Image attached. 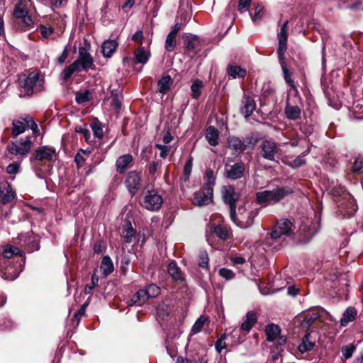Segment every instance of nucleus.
<instances>
[{"instance_id":"f257e3e1","label":"nucleus","mask_w":363,"mask_h":363,"mask_svg":"<svg viewBox=\"0 0 363 363\" xmlns=\"http://www.w3.org/2000/svg\"><path fill=\"white\" fill-rule=\"evenodd\" d=\"M293 192L289 186L278 187L272 190H264L256 193V201L264 206L273 205Z\"/></svg>"},{"instance_id":"f03ea898","label":"nucleus","mask_w":363,"mask_h":363,"mask_svg":"<svg viewBox=\"0 0 363 363\" xmlns=\"http://www.w3.org/2000/svg\"><path fill=\"white\" fill-rule=\"evenodd\" d=\"M18 81L26 96H30L33 93L41 91L43 89L44 80L38 72H32L27 76L21 75L18 77Z\"/></svg>"},{"instance_id":"7ed1b4c3","label":"nucleus","mask_w":363,"mask_h":363,"mask_svg":"<svg viewBox=\"0 0 363 363\" xmlns=\"http://www.w3.org/2000/svg\"><path fill=\"white\" fill-rule=\"evenodd\" d=\"M163 203V199L155 191H147L141 201V205L149 211L159 210Z\"/></svg>"},{"instance_id":"20e7f679","label":"nucleus","mask_w":363,"mask_h":363,"mask_svg":"<svg viewBox=\"0 0 363 363\" xmlns=\"http://www.w3.org/2000/svg\"><path fill=\"white\" fill-rule=\"evenodd\" d=\"M293 224L287 218H282L277 221L276 225L270 233L273 240H277L284 235H289L292 233Z\"/></svg>"},{"instance_id":"39448f33","label":"nucleus","mask_w":363,"mask_h":363,"mask_svg":"<svg viewBox=\"0 0 363 363\" xmlns=\"http://www.w3.org/2000/svg\"><path fill=\"white\" fill-rule=\"evenodd\" d=\"M239 195L235 192V189L231 186H228L223 190V199L226 203L230 206V216L231 220L236 223V206L235 202L238 199Z\"/></svg>"},{"instance_id":"423d86ee","label":"nucleus","mask_w":363,"mask_h":363,"mask_svg":"<svg viewBox=\"0 0 363 363\" xmlns=\"http://www.w3.org/2000/svg\"><path fill=\"white\" fill-rule=\"evenodd\" d=\"M213 189L203 187L194 193L193 203L195 206H203L210 204L213 201Z\"/></svg>"},{"instance_id":"0eeeda50","label":"nucleus","mask_w":363,"mask_h":363,"mask_svg":"<svg viewBox=\"0 0 363 363\" xmlns=\"http://www.w3.org/2000/svg\"><path fill=\"white\" fill-rule=\"evenodd\" d=\"M74 62L77 63L80 71L87 70L94 66L93 57L84 47L79 48V58Z\"/></svg>"},{"instance_id":"6e6552de","label":"nucleus","mask_w":363,"mask_h":363,"mask_svg":"<svg viewBox=\"0 0 363 363\" xmlns=\"http://www.w3.org/2000/svg\"><path fill=\"white\" fill-rule=\"evenodd\" d=\"M32 141L29 138L13 143L8 147L9 152L16 155H26L31 149Z\"/></svg>"},{"instance_id":"1a4fd4ad","label":"nucleus","mask_w":363,"mask_h":363,"mask_svg":"<svg viewBox=\"0 0 363 363\" xmlns=\"http://www.w3.org/2000/svg\"><path fill=\"white\" fill-rule=\"evenodd\" d=\"M125 184L130 194L132 196L135 195L141 185V176L140 173L136 171L130 172L127 175Z\"/></svg>"},{"instance_id":"9d476101","label":"nucleus","mask_w":363,"mask_h":363,"mask_svg":"<svg viewBox=\"0 0 363 363\" xmlns=\"http://www.w3.org/2000/svg\"><path fill=\"white\" fill-rule=\"evenodd\" d=\"M288 24V21H286L281 26L280 32L278 34L279 38V46L277 48V54L279 62L285 61L284 53L287 49L286 41H287V34H286V26Z\"/></svg>"},{"instance_id":"9b49d317","label":"nucleus","mask_w":363,"mask_h":363,"mask_svg":"<svg viewBox=\"0 0 363 363\" xmlns=\"http://www.w3.org/2000/svg\"><path fill=\"white\" fill-rule=\"evenodd\" d=\"M279 148L277 145L271 140H264L262 145V156L268 160L273 161L276 154L278 152Z\"/></svg>"},{"instance_id":"f8f14e48","label":"nucleus","mask_w":363,"mask_h":363,"mask_svg":"<svg viewBox=\"0 0 363 363\" xmlns=\"http://www.w3.org/2000/svg\"><path fill=\"white\" fill-rule=\"evenodd\" d=\"M245 172L244 164L241 162L233 165H227L225 168V177L230 179H238L241 178Z\"/></svg>"},{"instance_id":"ddd939ff","label":"nucleus","mask_w":363,"mask_h":363,"mask_svg":"<svg viewBox=\"0 0 363 363\" xmlns=\"http://www.w3.org/2000/svg\"><path fill=\"white\" fill-rule=\"evenodd\" d=\"M228 145L229 149L233 151V155L236 156L240 155L247 148L245 142L235 136H231L228 138Z\"/></svg>"},{"instance_id":"4468645a","label":"nucleus","mask_w":363,"mask_h":363,"mask_svg":"<svg viewBox=\"0 0 363 363\" xmlns=\"http://www.w3.org/2000/svg\"><path fill=\"white\" fill-rule=\"evenodd\" d=\"M15 197V191H13L10 184L8 182L0 183V203H7L11 201Z\"/></svg>"},{"instance_id":"2eb2a0df","label":"nucleus","mask_w":363,"mask_h":363,"mask_svg":"<svg viewBox=\"0 0 363 363\" xmlns=\"http://www.w3.org/2000/svg\"><path fill=\"white\" fill-rule=\"evenodd\" d=\"M315 345V338L313 337L312 333H307L302 338L301 342L298 347L300 352L304 353L311 350Z\"/></svg>"},{"instance_id":"dca6fc26","label":"nucleus","mask_w":363,"mask_h":363,"mask_svg":"<svg viewBox=\"0 0 363 363\" xmlns=\"http://www.w3.org/2000/svg\"><path fill=\"white\" fill-rule=\"evenodd\" d=\"M19 273L18 269L14 266L8 264L5 268H3L1 266L0 267L1 277L6 280L13 281L16 279L18 277Z\"/></svg>"},{"instance_id":"f3484780","label":"nucleus","mask_w":363,"mask_h":363,"mask_svg":"<svg viewBox=\"0 0 363 363\" xmlns=\"http://www.w3.org/2000/svg\"><path fill=\"white\" fill-rule=\"evenodd\" d=\"M133 162V156L130 154H125L120 156L116 162V171L123 173L125 170L130 167Z\"/></svg>"},{"instance_id":"a211bd4d","label":"nucleus","mask_w":363,"mask_h":363,"mask_svg":"<svg viewBox=\"0 0 363 363\" xmlns=\"http://www.w3.org/2000/svg\"><path fill=\"white\" fill-rule=\"evenodd\" d=\"M238 211L240 214V220L238 225L243 228L251 225L253 223V219L255 217L253 212H245V210L242 208H239Z\"/></svg>"},{"instance_id":"6ab92c4d","label":"nucleus","mask_w":363,"mask_h":363,"mask_svg":"<svg viewBox=\"0 0 363 363\" xmlns=\"http://www.w3.org/2000/svg\"><path fill=\"white\" fill-rule=\"evenodd\" d=\"M118 43L116 40H106L101 45V53L104 57L109 58L115 52Z\"/></svg>"},{"instance_id":"aec40b11","label":"nucleus","mask_w":363,"mask_h":363,"mask_svg":"<svg viewBox=\"0 0 363 363\" xmlns=\"http://www.w3.org/2000/svg\"><path fill=\"white\" fill-rule=\"evenodd\" d=\"M242 106L240 108L242 114L245 118H248L251 116L253 111L255 110L256 105L253 99L250 96H245L242 99Z\"/></svg>"},{"instance_id":"412c9836","label":"nucleus","mask_w":363,"mask_h":363,"mask_svg":"<svg viewBox=\"0 0 363 363\" xmlns=\"http://www.w3.org/2000/svg\"><path fill=\"white\" fill-rule=\"evenodd\" d=\"M257 318L256 313L252 311H248L246 313L243 322L240 325L241 330L245 332L249 333L250 330L255 324V323L257 322Z\"/></svg>"},{"instance_id":"4be33fe9","label":"nucleus","mask_w":363,"mask_h":363,"mask_svg":"<svg viewBox=\"0 0 363 363\" xmlns=\"http://www.w3.org/2000/svg\"><path fill=\"white\" fill-rule=\"evenodd\" d=\"M54 154V149L45 146L35 151V157L37 160H51Z\"/></svg>"},{"instance_id":"5701e85b","label":"nucleus","mask_w":363,"mask_h":363,"mask_svg":"<svg viewBox=\"0 0 363 363\" xmlns=\"http://www.w3.org/2000/svg\"><path fill=\"white\" fill-rule=\"evenodd\" d=\"M357 312L354 307H348L342 315V318L340 319V325L342 327H345L349 323L352 322L355 320Z\"/></svg>"},{"instance_id":"b1692460","label":"nucleus","mask_w":363,"mask_h":363,"mask_svg":"<svg viewBox=\"0 0 363 363\" xmlns=\"http://www.w3.org/2000/svg\"><path fill=\"white\" fill-rule=\"evenodd\" d=\"M150 57V52L145 50V48L140 47L134 53V62L135 64H145Z\"/></svg>"},{"instance_id":"393cba45","label":"nucleus","mask_w":363,"mask_h":363,"mask_svg":"<svg viewBox=\"0 0 363 363\" xmlns=\"http://www.w3.org/2000/svg\"><path fill=\"white\" fill-rule=\"evenodd\" d=\"M206 138L211 145L216 146L219 138L218 130L213 126H209L206 130Z\"/></svg>"},{"instance_id":"a878e982","label":"nucleus","mask_w":363,"mask_h":363,"mask_svg":"<svg viewBox=\"0 0 363 363\" xmlns=\"http://www.w3.org/2000/svg\"><path fill=\"white\" fill-rule=\"evenodd\" d=\"M285 114L287 118L290 120H297L301 117V111L298 106H292L287 103L285 110Z\"/></svg>"},{"instance_id":"bb28decb","label":"nucleus","mask_w":363,"mask_h":363,"mask_svg":"<svg viewBox=\"0 0 363 363\" xmlns=\"http://www.w3.org/2000/svg\"><path fill=\"white\" fill-rule=\"evenodd\" d=\"M167 271L174 280L182 281L184 279L183 274L175 262H171L169 264Z\"/></svg>"},{"instance_id":"cd10ccee","label":"nucleus","mask_w":363,"mask_h":363,"mask_svg":"<svg viewBox=\"0 0 363 363\" xmlns=\"http://www.w3.org/2000/svg\"><path fill=\"white\" fill-rule=\"evenodd\" d=\"M213 231L220 239L223 240H228L231 235L230 228L224 225L213 226Z\"/></svg>"},{"instance_id":"c85d7f7f","label":"nucleus","mask_w":363,"mask_h":363,"mask_svg":"<svg viewBox=\"0 0 363 363\" xmlns=\"http://www.w3.org/2000/svg\"><path fill=\"white\" fill-rule=\"evenodd\" d=\"M342 208L345 211V217H350L357 211V206L354 199L350 196H347V203H342Z\"/></svg>"},{"instance_id":"c756f323","label":"nucleus","mask_w":363,"mask_h":363,"mask_svg":"<svg viewBox=\"0 0 363 363\" xmlns=\"http://www.w3.org/2000/svg\"><path fill=\"white\" fill-rule=\"evenodd\" d=\"M186 48L189 55L191 57L195 55L200 50V43L198 38L194 36L188 40Z\"/></svg>"},{"instance_id":"7c9ffc66","label":"nucleus","mask_w":363,"mask_h":363,"mask_svg":"<svg viewBox=\"0 0 363 363\" xmlns=\"http://www.w3.org/2000/svg\"><path fill=\"white\" fill-rule=\"evenodd\" d=\"M267 340L269 342H273L278 337L280 333L279 326L274 324L267 325L265 329Z\"/></svg>"},{"instance_id":"2f4dec72","label":"nucleus","mask_w":363,"mask_h":363,"mask_svg":"<svg viewBox=\"0 0 363 363\" xmlns=\"http://www.w3.org/2000/svg\"><path fill=\"white\" fill-rule=\"evenodd\" d=\"M100 269L102 272L103 274L106 277L113 271V264L111 259L108 256H105L103 257Z\"/></svg>"},{"instance_id":"473e14b6","label":"nucleus","mask_w":363,"mask_h":363,"mask_svg":"<svg viewBox=\"0 0 363 363\" xmlns=\"http://www.w3.org/2000/svg\"><path fill=\"white\" fill-rule=\"evenodd\" d=\"M1 254L2 256L6 259H11L14 255L22 256V252L19 248L10 245H7L3 247Z\"/></svg>"},{"instance_id":"72a5a7b5","label":"nucleus","mask_w":363,"mask_h":363,"mask_svg":"<svg viewBox=\"0 0 363 363\" xmlns=\"http://www.w3.org/2000/svg\"><path fill=\"white\" fill-rule=\"evenodd\" d=\"M284 78L286 82L293 89L296 90L294 81L291 79L292 72L288 69L286 61L279 62Z\"/></svg>"},{"instance_id":"f704fd0d","label":"nucleus","mask_w":363,"mask_h":363,"mask_svg":"<svg viewBox=\"0 0 363 363\" xmlns=\"http://www.w3.org/2000/svg\"><path fill=\"white\" fill-rule=\"evenodd\" d=\"M227 71L228 74L233 79L244 78L246 75V70L239 66H228Z\"/></svg>"},{"instance_id":"c9c22d12","label":"nucleus","mask_w":363,"mask_h":363,"mask_svg":"<svg viewBox=\"0 0 363 363\" xmlns=\"http://www.w3.org/2000/svg\"><path fill=\"white\" fill-rule=\"evenodd\" d=\"M172 82V78L169 75L162 77L157 83L158 91L160 93L166 94L169 89V85Z\"/></svg>"},{"instance_id":"e433bc0d","label":"nucleus","mask_w":363,"mask_h":363,"mask_svg":"<svg viewBox=\"0 0 363 363\" xmlns=\"http://www.w3.org/2000/svg\"><path fill=\"white\" fill-rule=\"evenodd\" d=\"M75 72H81L79 69V67L77 66V63H72L70 65L67 67L63 72H62V77L64 81H67L69 79L71 76Z\"/></svg>"},{"instance_id":"4c0bfd02","label":"nucleus","mask_w":363,"mask_h":363,"mask_svg":"<svg viewBox=\"0 0 363 363\" xmlns=\"http://www.w3.org/2000/svg\"><path fill=\"white\" fill-rule=\"evenodd\" d=\"M203 87V83L202 81L197 79L194 81L191 86V96L194 99H198L201 94V89Z\"/></svg>"},{"instance_id":"58836bf2","label":"nucleus","mask_w":363,"mask_h":363,"mask_svg":"<svg viewBox=\"0 0 363 363\" xmlns=\"http://www.w3.org/2000/svg\"><path fill=\"white\" fill-rule=\"evenodd\" d=\"M148 299V296L145 291V289H140L137 291L135 295L133 296L132 301L134 304L140 306L143 304Z\"/></svg>"},{"instance_id":"ea45409f","label":"nucleus","mask_w":363,"mask_h":363,"mask_svg":"<svg viewBox=\"0 0 363 363\" xmlns=\"http://www.w3.org/2000/svg\"><path fill=\"white\" fill-rule=\"evenodd\" d=\"M205 187L213 189L216 183V177L213 170L208 169L204 175Z\"/></svg>"},{"instance_id":"a19ab883","label":"nucleus","mask_w":363,"mask_h":363,"mask_svg":"<svg viewBox=\"0 0 363 363\" xmlns=\"http://www.w3.org/2000/svg\"><path fill=\"white\" fill-rule=\"evenodd\" d=\"M319 314L317 312L311 311L308 313L302 322L303 327H310L315 320L319 318Z\"/></svg>"},{"instance_id":"79ce46f5","label":"nucleus","mask_w":363,"mask_h":363,"mask_svg":"<svg viewBox=\"0 0 363 363\" xmlns=\"http://www.w3.org/2000/svg\"><path fill=\"white\" fill-rule=\"evenodd\" d=\"M253 12L250 13L252 20L254 22L261 20L264 14V7L261 4H257L253 8Z\"/></svg>"},{"instance_id":"37998d69","label":"nucleus","mask_w":363,"mask_h":363,"mask_svg":"<svg viewBox=\"0 0 363 363\" xmlns=\"http://www.w3.org/2000/svg\"><path fill=\"white\" fill-rule=\"evenodd\" d=\"M176 37L174 33H169L165 40V50L168 52H172L176 47Z\"/></svg>"},{"instance_id":"c03bdc74","label":"nucleus","mask_w":363,"mask_h":363,"mask_svg":"<svg viewBox=\"0 0 363 363\" xmlns=\"http://www.w3.org/2000/svg\"><path fill=\"white\" fill-rule=\"evenodd\" d=\"M123 236L125 242L130 243L133 242V239L135 236V230L133 228L130 222H128L127 228L123 231Z\"/></svg>"},{"instance_id":"a18cd8bd","label":"nucleus","mask_w":363,"mask_h":363,"mask_svg":"<svg viewBox=\"0 0 363 363\" xmlns=\"http://www.w3.org/2000/svg\"><path fill=\"white\" fill-rule=\"evenodd\" d=\"M91 129L94 135L98 138H102L104 136V131L101 123L97 120L94 119L91 124Z\"/></svg>"},{"instance_id":"49530a36","label":"nucleus","mask_w":363,"mask_h":363,"mask_svg":"<svg viewBox=\"0 0 363 363\" xmlns=\"http://www.w3.org/2000/svg\"><path fill=\"white\" fill-rule=\"evenodd\" d=\"M206 320H207V318L205 316H203V315L200 316L196 320V321L195 322L194 325L192 326L191 333L192 334L199 333L203 328L204 324L206 322Z\"/></svg>"},{"instance_id":"de8ad7c7","label":"nucleus","mask_w":363,"mask_h":363,"mask_svg":"<svg viewBox=\"0 0 363 363\" xmlns=\"http://www.w3.org/2000/svg\"><path fill=\"white\" fill-rule=\"evenodd\" d=\"M26 130V125L22 121H13V128H12V134L13 136H17L21 133H23Z\"/></svg>"},{"instance_id":"09e8293b","label":"nucleus","mask_w":363,"mask_h":363,"mask_svg":"<svg viewBox=\"0 0 363 363\" xmlns=\"http://www.w3.org/2000/svg\"><path fill=\"white\" fill-rule=\"evenodd\" d=\"M145 291L148 296V298L156 297L160 293V289L156 284H150L145 289Z\"/></svg>"},{"instance_id":"8fccbe9b","label":"nucleus","mask_w":363,"mask_h":363,"mask_svg":"<svg viewBox=\"0 0 363 363\" xmlns=\"http://www.w3.org/2000/svg\"><path fill=\"white\" fill-rule=\"evenodd\" d=\"M208 262L209 258L208 253L206 251L200 252L198 260L199 266L204 269H208Z\"/></svg>"},{"instance_id":"3c124183","label":"nucleus","mask_w":363,"mask_h":363,"mask_svg":"<svg viewBox=\"0 0 363 363\" xmlns=\"http://www.w3.org/2000/svg\"><path fill=\"white\" fill-rule=\"evenodd\" d=\"M90 100V92L88 90L76 94V101L79 104H83Z\"/></svg>"},{"instance_id":"603ef678","label":"nucleus","mask_w":363,"mask_h":363,"mask_svg":"<svg viewBox=\"0 0 363 363\" xmlns=\"http://www.w3.org/2000/svg\"><path fill=\"white\" fill-rule=\"evenodd\" d=\"M356 350V347L352 344H349L342 347V354L345 359H347L350 358L354 350Z\"/></svg>"},{"instance_id":"864d4df0","label":"nucleus","mask_w":363,"mask_h":363,"mask_svg":"<svg viewBox=\"0 0 363 363\" xmlns=\"http://www.w3.org/2000/svg\"><path fill=\"white\" fill-rule=\"evenodd\" d=\"M226 334L223 333L215 343V349L217 352L220 353L223 350L225 349L227 345L225 343Z\"/></svg>"},{"instance_id":"5fc2aeb1","label":"nucleus","mask_w":363,"mask_h":363,"mask_svg":"<svg viewBox=\"0 0 363 363\" xmlns=\"http://www.w3.org/2000/svg\"><path fill=\"white\" fill-rule=\"evenodd\" d=\"M352 171L355 173L363 172V157L358 156L355 158L353 165Z\"/></svg>"},{"instance_id":"6e6d98bb","label":"nucleus","mask_w":363,"mask_h":363,"mask_svg":"<svg viewBox=\"0 0 363 363\" xmlns=\"http://www.w3.org/2000/svg\"><path fill=\"white\" fill-rule=\"evenodd\" d=\"M218 274L220 277L224 278L225 280H230L234 278L235 273L227 268H221L218 271Z\"/></svg>"},{"instance_id":"4d7b16f0","label":"nucleus","mask_w":363,"mask_h":363,"mask_svg":"<svg viewBox=\"0 0 363 363\" xmlns=\"http://www.w3.org/2000/svg\"><path fill=\"white\" fill-rule=\"evenodd\" d=\"M13 14L18 18H23L28 14V11L23 6L18 5L16 7Z\"/></svg>"},{"instance_id":"13d9d810","label":"nucleus","mask_w":363,"mask_h":363,"mask_svg":"<svg viewBox=\"0 0 363 363\" xmlns=\"http://www.w3.org/2000/svg\"><path fill=\"white\" fill-rule=\"evenodd\" d=\"M156 148L160 150V156L163 159H165L167 157L171 149L170 146L163 145L160 144H157Z\"/></svg>"},{"instance_id":"bf43d9fd","label":"nucleus","mask_w":363,"mask_h":363,"mask_svg":"<svg viewBox=\"0 0 363 363\" xmlns=\"http://www.w3.org/2000/svg\"><path fill=\"white\" fill-rule=\"evenodd\" d=\"M26 123L30 125V129L33 130V134L36 136L39 134V129L36 123L33 120L32 118H28Z\"/></svg>"},{"instance_id":"052dcab7","label":"nucleus","mask_w":363,"mask_h":363,"mask_svg":"<svg viewBox=\"0 0 363 363\" xmlns=\"http://www.w3.org/2000/svg\"><path fill=\"white\" fill-rule=\"evenodd\" d=\"M19 170V164L16 163H12L7 166L6 172L8 174H16Z\"/></svg>"},{"instance_id":"680f3d73","label":"nucleus","mask_w":363,"mask_h":363,"mask_svg":"<svg viewBox=\"0 0 363 363\" xmlns=\"http://www.w3.org/2000/svg\"><path fill=\"white\" fill-rule=\"evenodd\" d=\"M252 0H239L238 10L241 12L246 11Z\"/></svg>"},{"instance_id":"e2e57ef3","label":"nucleus","mask_w":363,"mask_h":363,"mask_svg":"<svg viewBox=\"0 0 363 363\" xmlns=\"http://www.w3.org/2000/svg\"><path fill=\"white\" fill-rule=\"evenodd\" d=\"M143 40V33L142 30H138L132 36V40L135 43H142Z\"/></svg>"},{"instance_id":"0e129e2a","label":"nucleus","mask_w":363,"mask_h":363,"mask_svg":"<svg viewBox=\"0 0 363 363\" xmlns=\"http://www.w3.org/2000/svg\"><path fill=\"white\" fill-rule=\"evenodd\" d=\"M53 33V28H46L45 26L41 27V35L43 38H48Z\"/></svg>"},{"instance_id":"69168bd1","label":"nucleus","mask_w":363,"mask_h":363,"mask_svg":"<svg viewBox=\"0 0 363 363\" xmlns=\"http://www.w3.org/2000/svg\"><path fill=\"white\" fill-rule=\"evenodd\" d=\"M191 167H192V162H191V160H189L185 165H184V174L188 177L189 175L191 173Z\"/></svg>"},{"instance_id":"338daca9","label":"nucleus","mask_w":363,"mask_h":363,"mask_svg":"<svg viewBox=\"0 0 363 363\" xmlns=\"http://www.w3.org/2000/svg\"><path fill=\"white\" fill-rule=\"evenodd\" d=\"M159 163L157 162H152L149 166V173L152 175H154L155 172L157 171Z\"/></svg>"},{"instance_id":"774afa93","label":"nucleus","mask_w":363,"mask_h":363,"mask_svg":"<svg viewBox=\"0 0 363 363\" xmlns=\"http://www.w3.org/2000/svg\"><path fill=\"white\" fill-rule=\"evenodd\" d=\"M84 160L85 159L80 153H77L74 157V161L78 168H79L82 165Z\"/></svg>"}]
</instances>
